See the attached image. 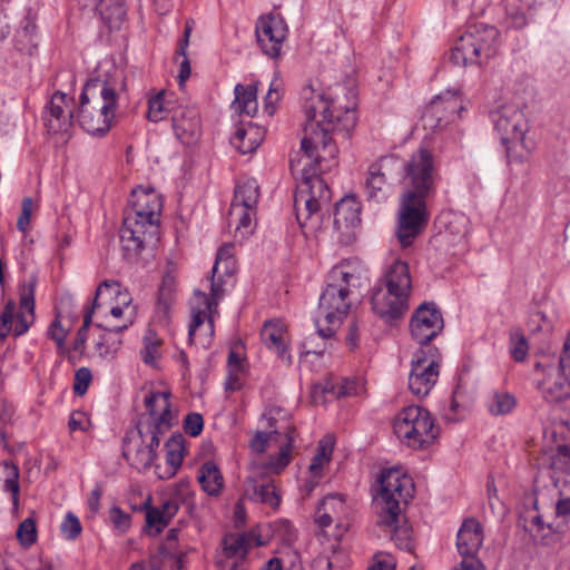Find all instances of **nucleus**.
Here are the masks:
<instances>
[{"label":"nucleus","instance_id":"1","mask_svg":"<svg viewBox=\"0 0 570 570\" xmlns=\"http://www.w3.org/2000/svg\"><path fill=\"white\" fill-rule=\"evenodd\" d=\"M402 169L403 191L396 235L402 247H407L429 220L426 199L435 193L436 184L434 155L420 146Z\"/></svg>","mask_w":570,"mask_h":570},{"label":"nucleus","instance_id":"2","mask_svg":"<svg viewBox=\"0 0 570 570\" xmlns=\"http://www.w3.org/2000/svg\"><path fill=\"white\" fill-rule=\"evenodd\" d=\"M170 395L169 391L149 392L144 400L147 413L141 414L137 422V434L128 432L124 438L122 455L138 470L154 464L160 436L174 425Z\"/></svg>","mask_w":570,"mask_h":570},{"label":"nucleus","instance_id":"3","mask_svg":"<svg viewBox=\"0 0 570 570\" xmlns=\"http://www.w3.org/2000/svg\"><path fill=\"white\" fill-rule=\"evenodd\" d=\"M161 196L154 188L131 191L120 229V243L127 261L137 259L142 249L159 239Z\"/></svg>","mask_w":570,"mask_h":570},{"label":"nucleus","instance_id":"4","mask_svg":"<svg viewBox=\"0 0 570 570\" xmlns=\"http://www.w3.org/2000/svg\"><path fill=\"white\" fill-rule=\"evenodd\" d=\"M306 120L316 121L330 129H340L348 138L355 128L357 116V92L354 87L336 83L326 94L317 92L312 86L301 91Z\"/></svg>","mask_w":570,"mask_h":570},{"label":"nucleus","instance_id":"5","mask_svg":"<svg viewBox=\"0 0 570 570\" xmlns=\"http://www.w3.org/2000/svg\"><path fill=\"white\" fill-rule=\"evenodd\" d=\"M355 279V274L345 264L336 265L328 272L314 320L317 334L321 337H333L348 315L351 309L350 287Z\"/></svg>","mask_w":570,"mask_h":570},{"label":"nucleus","instance_id":"6","mask_svg":"<svg viewBox=\"0 0 570 570\" xmlns=\"http://www.w3.org/2000/svg\"><path fill=\"white\" fill-rule=\"evenodd\" d=\"M117 106L118 95L109 81L89 79L79 97L78 122L86 132L102 137L111 128Z\"/></svg>","mask_w":570,"mask_h":570},{"label":"nucleus","instance_id":"7","mask_svg":"<svg viewBox=\"0 0 570 570\" xmlns=\"http://www.w3.org/2000/svg\"><path fill=\"white\" fill-rule=\"evenodd\" d=\"M379 492L384 503L377 524L383 531L402 532L406 534L413 531L401 505H406L414 494V483L411 476L401 473L397 469L383 470L380 473Z\"/></svg>","mask_w":570,"mask_h":570},{"label":"nucleus","instance_id":"8","mask_svg":"<svg viewBox=\"0 0 570 570\" xmlns=\"http://www.w3.org/2000/svg\"><path fill=\"white\" fill-rule=\"evenodd\" d=\"M550 438L556 446L543 452L540 464L551 471L550 478L558 492L556 515L564 518L570 515V425L553 424Z\"/></svg>","mask_w":570,"mask_h":570},{"label":"nucleus","instance_id":"9","mask_svg":"<svg viewBox=\"0 0 570 570\" xmlns=\"http://www.w3.org/2000/svg\"><path fill=\"white\" fill-rule=\"evenodd\" d=\"M331 190L323 177L312 168H302V181L294 194V209L302 228L317 230L322 225L323 208L331 203Z\"/></svg>","mask_w":570,"mask_h":570},{"label":"nucleus","instance_id":"10","mask_svg":"<svg viewBox=\"0 0 570 570\" xmlns=\"http://www.w3.org/2000/svg\"><path fill=\"white\" fill-rule=\"evenodd\" d=\"M332 135H342V131L306 120L304 137L301 141L303 155L298 163H303V167L312 168L313 171H316L315 166L320 171H325L335 165L338 148Z\"/></svg>","mask_w":570,"mask_h":570},{"label":"nucleus","instance_id":"11","mask_svg":"<svg viewBox=\"0 0 570 570\" xmlns=\"http://www.w3.org/2000/svg\"><path fill=\"white\" fill-rule=\"evenodd\" d=\"M393 429L402 443L415 450L428 448L439 436L433 416L419 405L401 410L394 420Z\"/></svg>","mask_w":570,"mask_h":570},{"label":"nucleus","instance_id":"12","mask_svg":"<svg viewBox=\"0 0 570 570\" xmlns=\"http://www.w3.org/2000/svg\"><path fill=\"white\" fill-rule=\"evenodd\" d=\"M534 370L542 374L537 387L542 397L550 403L570 400V354L563 350L558 360L544 356L534 364Z\"/></svg>","mask_w":570,"mask_h":570},{"label":"nucleus","instance_id":"13","mask_svg":"<svg viewBox=\"0 0 570 570\" xmlns=\"http://www.w3.org/2000/svg\"><path fill=\"white\" fill-rule=\"evenodd\" d=\"M259 186L255 179L238 183L228 210V226L235 228V236L242 239L254 233Z\"/></svg>","mask_w":570,"mask_h":570},{"label":"nucleus","instance_id":"14","mask_svg":"<svg viewBox=\"0 0 570 570\" xmlns=\"http://www.w3.org/2000/svg\"><path fill=\"white\" fill-rule=\"evenodd\" d=\"M440 373L439 353L436 348H420L411 361L409 375V389L417 397L426 396L435 383Z\"/></svg>","mask_w":570,"mask_h":570},{"label":"nucleus","instance_id":"15","mask_svg":"<svg viewBox=\"0 0 570 570\" xmlns=\"http://www.w3.org/2000/svg\"><path fill=\"white\" fill-rule=\"evenodd\" d=\"M269 537H223L216 550L218 570H245V561L253 547L265 546Z\"/></svg>","mask_w":570,"mask_h":570},{"label":"nucleus","instance_id":"16","mask_svg":"<svg viewBox=\"0 0 570 570\" xmlns=\"http://www.w3.org/2000/svg\"><path fill=\"white\" fill-rule=\"evenodd\" d=\"M189 304L191 315L188 328L189 343L207 347L215 333L214 315L217 312L209 309L205 293L199 289H195Z\"/></svg>","mask_w":570,"mask_h":570},{"label":"nucleus","instance_id":"17","mask_svg":"<svg viewBox=\"0 0 570 570\" xmlns=\"http://www.w3.org/2000/svg\"><path fill=\"white\" fill-rule=\"evenodd\" d=\"M462 110L461 97L454 92L445 91L436 96L425 107L422 114L423 126L430 130L443 129L454 121Z\"/></svg>","mask_w":570,"mask_h":570},{"label":"nucleus","instance_id":"18","mask_svg":"<svg viewBox=\"0 0 570 570\" xmlns=\"http://www.w3.org/2000/svg\"><path fill=\"white\" fill-rule=\"evenodd\" d=\"M443 316L433 302L422 303L413 313L410 322V331L413 340L421 345H426L443 330Z\"/></svg>","mask_w":570,"mask_h":570},{"label":"nucleus","instance_id":"19","mask_svg":"<svg viewBox=\"0 0 570 570\" xmlns=\"http://www.w3.org/2000/svg\"><path fill=\"white\" fill-rule=\"evenodd\" d=\"M287 31V24L281 14L261 17L256 23L255 33L263 53L272 59H277L281 56Z\"/></svg>","mask_w":570,"mask_h":570},{"label":"nucleus","instance_id":"20","mask_svg":"<svg viewBox=\"0 0 570 570\" xmlns=\"http://www.w3.org/2000/svg\"><path fill=\"white\" fill-rule=\"evenodd\" d=\"M491 119L501 141L527 135L529 130V120L524 114V108L515 104L500 106L491 112Z\"/></svg>","mask_w":570,"mask_h":570},{"label":"nucleus","instance_id":"21","mask_svg":"<svg viewBox=\"0 0 570 570\" xmlns=\"http://www.w3.org/2000/svg\"><path fill=\"white\" fill-rule=\"evenodd\" d=\"M399 168V161L393 156L381 157L370 165L365 179V193L368 200L377 203L386 199V188L392 174Z\"/></svg>","mask_w":570,"mask_h":570},{"label":"nucleus","instance_id":"22","mask_svg":"<svg viewBox=\"0 0 570 570\" xmlns=\"http://www.w3.org/2000/svg\"><path fill=\"white\" fill-rule=\"evenodd\" d=\"M119 288H120V284L117 281L106 279L98 285L96 295H95V298L92 302V306L87 308V311L83 315V322H82V325L77 331L76 338L72 344V348L71 350L67 348V354L65 356L67 357L68 362L71 365H76L80 361L81 356L85 353L86 342H87V337H88V330L92 322V315L95 313V308L99 306V304H98L99 295L102 293L104 289H110V291H112V293L120 295Z\"/></svg>","mask_w":570,"mask_h":570},{"label":"nucleus","instance_id":"23","mask_svg":"<svg viewBox=\"0 0 570 570\" xmlns=\"http://www.w3.org/2000/svg\"><path fill=\"white\" fill-rule=\"evenodd\" d=\"M67 95L56 91L45 107L43 125L51 135L65 134L73 124V114L66 112Z\"/></svg>","mask_w":570,"mask_h":570},{"label":"nucleus","instance_id":"24","mask_svg":"<svg viewBox=\"0 0 570 570\" xmlns=\"http://www.w3.org/2000/svg\"><path fill=\"white\" fill-rule=\"evenodd\" d=\"M38 278L31 274L19 286V305L20 312L17 314V324L13 327V335L16 337L23 335L28 332L35 320V293Z\"/></svg>","mask_w":570,"mask_h":570},{"label":"nucleus","instance_id":"25","mask_svg":"<svg viewBox=\"0 0 570 570\" xmlns=\"http://www.w3.org/2000/svg\"><path fill=\"white\" fill-rule=\"evenodd\" d=\"M396 295L397 292L390 294L389 288L382 284H377L373 289L371 297L372 309L386 323L401 318L409 309V298H405L404 302L402 301L400 305L396 303Z\"/></svg>","mask_w":570,"mask_h":570},{"label":"nucleus","instance_id":"26","mask_svg":"<svg viewBox=\"0 0 570 570\" xmlns=\"http://www.w3.org/2000/svg\"><path fill=\"white\" fill-rule=\"evenodd\" d=\"M171 125L175 136L183 144H191L200 135V119L195 108L176 106L171 109Z\"/></svg>","mask_w":570,"mask_h":570},{"label":"nucleus","instance_id":"27","mask_svg":"<svg viewBox=\"0 0 570 570\" xmlns=\"http://www.w3.org/2000/svg\"><path fill=\"white\" fill-rule=\"evenodd\" d=\"M379 284L389 288L390 294L396 295V303L402 304L405 298H410L412 291V279L410 276L409 265L402 261H394L386 269L383 278Z\"/></svg>","mask_w":570,"mask_h":570},{"label":"nucleus","instance_id":"28","mask_svg":"<svg viewBox=\"0 0 570 570\" xmlns=\"http://www.w3.org/2000/svg\"><path fill=\"white\" fill-rule=\"evenodd\" d=\"M178 537H166L150 556V570H183L185 553L178 550Z\"/></svg>","mask_w":570,"mask_h":570},{"label":"nucleus","instance_id":"29","mask_svg":"<svg viewBox=\"0 0 570 570\" xmlns=\"http://www.w3.org/2000/svg\"><path fill=\"white\" fill-rule=\"evenodd\" d=\"M483 537H456V549L461 562L453 570H485L482 562Z\"/></svg>","mask_w":570,"mask_h":570},{"label":"nucleus","instance_id":"30","mask_svg":"<svg viewBox=\"0 0 570 570\" xmlns=\"http://www.w3.org/2000/svg\"><path fill=\"white\" fill-rule=\"evenodd\" d=\"M266 130L252 121L240 125L233 137L230 144L240 154L246 155L255 151L265 138Z\"/></svg>","mask_w":570,"mask_h":570},{"label":"nucleus","instance_id":"31","mask_svg":"<svg viewBox=\"0 0 570 570\" xmlns=\"http://www.w3.org/2000/svg\"><path fill=\"white\" fill-rule=\"evenodd\" d=\"M165 448L167 466L164 472L159 465L155 468L158 478L163 480L173 478L183 463L186 453L184 435L174 433L165 443Z\"/></svg>","mask_w":570,"mask_h":570},{"label":"nucleus","instance_id":"32","mask_svg":"<svg viewBox=\"0 0 570 570\" xmlns=\"http://www.w3.org/2000/svg\"><path fill=\"white\" fill-rule=\"evenodd\" d=\"M481 63L494 57L499 48L500 33L493 26L475 24L470 28Z\"/></svg>","mask_w":570,"mask_h":570},{"label":"nucleus","instance_id":"33","mask_svg":"<svg viewBox=\"0 0 570 570\" xmlns=\"http://www.w3.org/2000/svg\"><path fill=\"white\" fill-rule=\"evenodd\" d=\"M261 338L264 345L276 352L278 357L287 364L292 363L286 343V332L283 326L272 321H266L261 330Z\"/></svg>","mask_w":570,"mask_h":570},{"label":"nucleus","instance_id":"34","mask_svg":"<svg viewBox=\"0 0 570 570\" xmlns=\"http://www.w3.org/2000/svg\"><path fill=\"white\" fill-rule=\"evenodd\" d=\"M361 223V204L355 196L342 198L335 206L334 225L337 229L355 227Z\"/></svg>","mask_w":570,"mask_h":570},{"label":"nucleus","instance_id":"35","mask_svg":"<svg viewBox=\"0 0 570 570\" xmlns=\"http://www.w3.org/2000/svg\"><path fill=\"white\" fill-rule=\"evenodd\" d=\"M95 10L109 30H118L126 17L125 0H95Z\"/></svg>","mask_w":570,"mask_h":570},{"label":"nucleus","instance_id":"36","mask_svg":"<svg viewBox=\"0 0 570 570\" xmlns=\"http://www.w3.org/2000/svg\"><path fill=\"white\" fill-rule=\"evenodd\" d=\"M450 59L456 66L481 65L478 49L475 48V40L470 29L458 39Z\"/></svg>","mask_w":570,"mask_h":570},{"label":"nucleus","instance_id":"37","mask_svg":"<svg viewBox=\"0 0 570 570\" xmlns=\"http://www.w3.org/2000/svg\"><path fill=\"white\" fill-rule=\"evenodd\" d=\"M135 322V309L129 313L127 321L121 325H116L110 328H105L108 333L100 337L96 343V350L102 357H112L120 348L122 341L115 338L112 334H120Z\"/></svg>","mask_w":570,"mask_h":570},{"label":"nucleus","instance_id":"38","mask_svg":"<svg viewBox=\"0 0 570 570\" xmlns=\"http://www.w3.org/2000/svg\"><path fill=\"white\" fill-rule=\"evenodd\" d=\"M179 505L176 500H165L159 507L146 508V524L161 532L170 519L178 512Z\"/></svg>","mask_w":570,"mask_h":570},{"label":"nucleus","instance_id":"39","mask_svg":"<svg viewBox=\"0 0 570 570\" xmlns=\"http://www.w3.org/2000/svg\"><path fill=\"white\" fill-rule=\"evenodd\" d=\"M517 397L504 390L491 391L485 400V407L493 416L508 415L517 406Z\"/></svg>","mask_w":570,"mask_h":570},{"label":"nucleus","instance_id":"40","mask_svg":"<svg viewBox=\"0 0 570 570\" xmlns=\"http://www.w3.org/2000/svg\"><path fill=\"white\" fill-rule=\"evenodd\" d=\"M197 480L202 489L209 495H218L224 487L223 474L213 461L202 464Z\"/></svg>","mask_w":570,"mask_h":570},{"label":"nucleus","instance_id":"41","mask_svg":"<svg viewBox=\"0 0 570 570\" xmlns=\"http://www.w3.org/2000/svg\"><path fill=\"white\" fill-rule=\"evenodd\" d=\"M234 92L235 100L233 106L235 110L240 115L254 116L257 111L256 86H243L238 83L235 86Z\"/></svg>","mask_w":570,"mask_h":570},{"label":"nucleus","instance_id":"42","mask_svg":"<svg viewBox=\"0 0 570 570\" xmlns=\"http://www.w3.org/2000/svg\"><path fill=\"white\" fill-rule=\"evenodd\" d=\"M505 147V155L509 163L523 164L529 159V156L534 148V144L531 139H528L525 135L520 137H511L507 141H502Z\"/></svg>","mask_w":570,"mask_h":570},{"label":"nucleus","instance_id":"43","mask_svg":"<svg viewBox=\"0 0 570 570\" xmlns=\"http://www.w3.org/2000/svg\"><path fill=\"white\" fill-rule=\"evenodd\" d=\"M294 440L295 429L291 428L286 432V443L281 446L277 454L269 456L265 465L267 470L278 474L291 463Z\"/></svg>","mask_w":570,"mask_h":570},{"label":"nucleus","instance_id":"44","mask_svg":"<svg viewBox=\"0 0 570 570\" xmlns=\"http://www.w3.org/2000/svg\"><path fill=\"white\" fill-rule=\"evenodd\" d=\"M334 450V438L330 434L323 436L317 443L316 454L309 464V472L315 479L322 476L323 466L330 463Z\"/></svg>","mask_w":570,"mask_h":570},{"label":"nucleus","instance_id":"45","mask_svg":"<svg viewBox=\"0 0 570 570\" xmlns=\"http://www.w3.org/2000/svg\"><path fill=\"white\" fill-rule=\"evenodd\" d=\"M344 501L337 494H330L324 498L316 510L315 521L321 528L328 527L333 522L331 512H343Z\"/></svg>","mask_w":570,"mask_h":570},{"label":"nucleus","instance_id":"46","mask_svg":"<svg viewBox=\"0 0 570 570\" xmlns=\"http://www.w3.org/2000/svg\"><path fill=\"white\" fill-rule=\"evenodd\" d=\"M175 108V102L167 98L165 90H161L148 99L147 117L150 121L158 122L165 119L167 115L171 116V109Z\"/></svg>","mask_w":570,"mask_h":570},{"label":"nucleus","instance_id":"47","mask_svg":"<svg viewBox=\"0 0 570 570\" xmlns=\"http://www.w3.org/2000/svg\"><path fill=\"white\" fill-rule=\"evenodd\" d=\"M191 30H193L191 22L187 21L185 24L183 38L179 40L177 49L175 51L176 56L183 57V60L179 63V73H178V80H179L180 85L184 83L189 78L190 72H191L190 62L187 57V48L189 45V38H190Z\"/></svg>","mask_w":570,"mask_h":570},{"label":"nucleus","instance_id":"48","mask_svg":"<svg viewBox=\"0 0 570 570\" xmlns=\"http://www.w3.org/2000/svg\"><path fill=\"white\" fill-rule=\"evenodd\" d=\"M220 269L223 275L233 276L235 273L234 245L232 243L222 245L217 250L212 272L218 274Z\"/></svg>","mask_w":570,"mask_h":570},{"label":"nucleus","instance_id":"49","mask_svg":"<svg viewBox=\"0 0 570 570\" xmlns=\"http://www.w3.org/2000/svg\"><path fill=\"white\" fill-rule=\"evenodd\" d=\"M233 276L229 275H223V271H218V274H214L212 272L210 277V293L207 295L205 293V298L207 299L209 304V309H213L217 312V306L219 301L225 295V288L224 285L226 284V278H232Z\"/></svg>","mask_w":570,"mask_h":570},{"label":"nucleus","instance_id":"50","mask_svg":"<svg viewBox=\"0 0 570 570\" xmlns=\"http://www.w3.org/2000/svg\"><path fill=\"white\" fill-rule=\"evenodd\" d=\"M175 301V281L171 276L167 275L164 277L163 283L159 287L157 311L163 314H168L171 305Z\"/></svg>","mask_w":570,"mask_h":570},{"label":"nucleus","instance_id":"51","mask_svg":"<svg viewBox=\"0 0 570 570\" xmlns=\"http://www.w3.org/2000/svg\"><path fill=\"white\" fill-rule=\"evenodd\" d=\"M252 499L275 509L281 503V497L277 493L276 485L273 482L255 485Z\"/></svg>","mask_w":570,"mask_h":570},{"label":"nucleus","instance_id":"52","mask_svg":"<svg viewBox=\"0 0 570 570\" xmlns=\"http://www.w3.org/2000/svg\"><path fill=\"white\" fill-rule=\"evenodd\" d=\"M67 335L68 330L62 327L60 316L57 315L47 330V336L56 343L57 353L60 356H65L67 354Z\"/></svg>","mask_w":570,"mask_h":570},{"label":"nucleus","instance_id":"53","mask_svg":"<svg viewBox=\"0 0 570 570\" xmlns=\"http://www.w3.org/2000/svg\"><path fill=\"white\" fill-rule=\"evenodd\" d=\"M528 343L525 336L520 330L510 333V354L515 362H522L528 355Z\"/></svg>","mask_w":570,"mask_h":570},{"label":"nucleus","instance_id":"54","mask_svg":"<svg viewBox=\"0 0 570 570\" xmlns=\"http://www.w3.org/2000/svg\"><path fill=\"white\" fill-rule=\"evenodd\" d=\"M4 469L7 471L6 480H4V491L10 492L12 494V503L14 507L19 503V469L14 464H4Z\"/></svg>","mask_w":570,"mask_h":570},{"label":"nucleus","instance_id":"55","mask_svg":"<svg viewBox=\"0 0 570 570\" xmlns=\"http://www.w3.org/2000/svg\"><path fill=\"white\" fill-rule=\"evenodd\" d=\"M16 303L13 299H9L0 314V343L13 332L12 323L14 320Z\"/></svg>","mask_w":570,"mask_h":570},{"label":"nucleus","instance_id":"56","mask_svg":"<svg viewBox=\"0 0 570 570\" xmlns=\"http://www.w3.org/2000/svg\"><path fill=\"white\" fill-rule=\"evenodd\" d=\"M538 500L533 499V510L528 511L524 515L521 517L520 522L525 531H542L544 529V523L542 521V515L538 512Z\"/></svg>","mask_w":570,"mask_h":570},{"label":"nucleus","instance_id":"57","mask_svg":"<svg viewBox=\"0 0 570 570\" xmlns=\"http://www.w3.org/2000/svg\"><path fill=\"white\" fill-rule=\"evenodd\" d=\"M159 345L160 342L151 337V335H146L144 337V348L140 351V355L146 364L155 365L156 360L159 356Z\"/></svg>","mask_w":570,"mask_h":570},{"label":"nucleus","instance_id":"58","mask_svg":"<svg viewBox=\"0 0 570 570\" xmlns=\"http://www.w3.org/2000/svg\"><path fill=\"white\" fill-rule=\"evenodd\" d=\"M279 433L277 431L263 432L257 431L249 441V448L253 452L262 454L266 451L269 440L274 439Z\"/></svg>","mask_w":570,"mask_h":570},{"label":"nucleus","instance_id":"59","mask_svg":"<svg viewBox=\"0 0 570 570\" xmlns=\"http://www.w3.org/2000/svg\"><path fill=\"white\" fill-rule=\"evenodd\" d=\"M204 429V419L197 412L188 413L184 419V431L190 436H198Z\"/></svg>","mask_w":570,"mask_h":570},{"label":"nucleus","instance_id":"60","mask_svg":"<svg viewBox=\"0 0 570 570\" xmlns=\"http://www.w3.org/2000/svg\"><path fill=\"white\" fill-rule=\"evenodd\" d=\"M92 380L91 372L88 367H80L75 373L73 392L76 395H83Z\"/></svg>","mask_w":570,"mask_h":570},{"label":"nucleus","instance_id":"61","mask_svg":"<svg viewBox=\"0 0 570 570\" xmlns=\"http://www.w3.org/2000/svg\"><path fill=\"white\" fill-rule=\"evenodd\" d=\"M109 519L118 531L126 532L130 528V514L118 507L110 509Z\"/></svg>","mask_w":570,"mask_h":570},{"label":"nucleus","instance_id":"62","mask_svg":"<svg viewBox=\"0 0 570 570\" xmlns=\"http://www.w3.org/2000/svg\"><path fill=\"white\" fill-rule=\"evenodd\" d=\"M33 208V200L30 197H24L21 202V214L17 220V228L24 233L30 224V218Z\"/></svg>","mask_w":570,"mask_h":570},{"label":"nucleus","instance_id":"63","mask_svg":"<svg viewBox=\"0 0 570 570\" xmlns=\"http://www.w3.org/2000/svg\"><path fill=\"white\" fill-rule=\"evenodd\" d=\"M323 392H331L336 397L351 396L356 393V384L354 381L342 380L340 383L332 385L331 389L326 386Z\"/></svg>","mask_w":570,"mask_h":570},{"label":"nucleus","instance_id":"64","mask_svg":"<svg viewBox=\"0 0 570 570\" xmlns=\"http://www.w3.org/2000/svg\"><path fill=\"white\" fill-rule=\"evenodd\" d=\"M367 570H395V559L391 554L376 553Z\"/></svg>","mask_w":570,"mask_h":570}]
</instances>
